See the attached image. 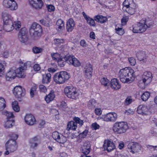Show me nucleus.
<instances>
[{
	"instance_id": "obj_1",
	"label": "nucleus",
	"mask_w": 157,
	"mask_h": 157,
	"mask_svg": "<svg viewBox=\"0 0 157 157\" xmlns=\"http://www.w3.org/2000/svg\"><path fill=\"white\" fill-rule=\"evenodd\" d=\"M135 76L134 71L128 67L121 69L118 74L119 78L120 81L124 83L133 81Z\"/></svg>"
},
{
	"instance_id": "obj_2",
	"label": "nucleus",
	"mask_w": 157,
	"mask_h": 157,
	"mask_svg": "<svg viewBox=\"0 0 157 157\" xmlns=\"http://www.w3.org/2000/svg\"><path fill=\"white\" fill-rule=\"evenodd\" d=\"M2 17L4 24L1 26L3 30L7 32L12 31L14 29L13 17L7 11L2 12Z\"/></svg>"
},
{
	"instance_id": "obj_3",
	"label": "nucleus",
	"mask_w": 157,
	"mask_h": 157,
	"mask_svg": "<svg viewBox=\"0 0 157 157\" xmlns=\"http://www.w3.org/2000/svg\"><path fill=\"white\" fill-rule=\"evenodd\" d=\"M29 32L31 39L33 40H37L40 38L43 30L40 25L33 22L29 28Z\"/></svg>"
},
{
	"instance_id": "obj_4",
	"label": "nucleus",
	"mask_w": 157,
	"mask_h": 157,
	"mask_svg": "<svg viewBox=\"0 0 157 157\" xmlns=\"http://www.w3.org/2000/svg\"><path fill=\"white\" fill-rule=\"evenodd\" d=\"M70 78L69 74L65 71L56 73L53 76L54 81L57 84H61L65 82Z\"/></svg>"
},
{
	"instance_id": "obj_5",
	"label": "nucleus",
	"mask_w": 157,
	"mask_h": 157,
	"mask_svg": "<svg viewBox=\"0 0 157 157\" xmlns=\"http://www.w3.org/2000/svg\"><path fill=\"white\" fill-rule=\"evenodd\" d=\"M128 128L127 123L124 121L117 122L113 127V130L114 133L119 134L125 133Z\"/></svg>"
},
{
	"instance_id": "obj_6",
	"label": "nucleus",
	"mask_w": 157,
	"mask_h": 157,
	"mask_svg": "<svg viewBox=\"0 0 157 157\" xmlns=\"http://www.w3.org/2000/svg\"><path fill=\"white\" fill-rule=\"evenodd\" d=\"M123 9H125L129 14L132 15L135 13L137 6L134 2L133 0H125L123 3Z\"/></svg>"
},
{
	"instance_id": "obj_7",
	"label": "nucleus",
	"mask_w": 157,
	"mask_h": 157,
	"mask_svg": "<svg viewBox=\"0 0 157 157\" xmlns=\"http://www.w3.org/2000/svg\"><path fill=\"white\" fill-rule=\"evenodd\" d=\"M65 94L69 98L74 99H77L78 94L76 88L72 86H66L64 89Z\"/></svg>"
},
{
	"instance_id": "obj_8",
	"label": "nucleus",
	"mask_w": 157,
	"mask_h": 157,
	"mask_svg": "<svg viewBox=\"0 0 157 157\" xmlns=\"http://www.w3.org/2000/svg\"><path fill=\"white\" fill-rule=\"evenodd\" d=\"M6 151L4 155H8L10 153L13 152L17 150V145L16 141L9 140L6 144Z\"/></svg>"
},
{
	"instance_id": "obj_9",
	"label": "nucleus",
	"mask_w": 157,
	"mask_h": 157,
	"mask_svg": "<svg viewBox=\"0 0 157 157\" xmlns=\"http://www.w3.org/2000/svg\"><path fill=\"white\" fill-rule=\"evenodd\" d=\"M20 63L21 64L20 67L17 69L15 68V72L17 77L19 78H24L25 76V71L26 68L27 63L21 61Z\"/></svg>"
},
{
	"instance_id": "obj_10",
	"label": "nucleus",
	"mask_w": 157,
	"mask_h": 157,
	"mask_svg": "<svg viewBox=\"0 0 157 157\" xmlns=\"http://www.w3.org/2000/svg\"><path fill=\"white\" fill-rule=\"evenodd\" d=\"M2 4L4 7L11 10H16L18 7L17 4L14 0H4Z\"/></svg>"
},
{
	"instance_id": "obj_11",
	"label": "nucleus",
	"mask_w": 157,
	"mask_h": 157,
	"mask_svg": "<svg viewBox=\"0 0 157 157\" xmlns=\"http://www.w3.org/2000/svg\"><path fill=\"white\" fill-rule=\"evenodd\" d=\"M139 22L141 33L145 32L147 28L151 27L153 24L151 21H147L145 18L142 19Z\"/></svg>"
},
{
	"instance_id": "obj_12",
	"label": "nucleus",
	"mask_w": 157,
	"mask_h": 157,
	"mask_svg": "<svg viewBox=\"0 0 157 157\" xmlns=\"http://www.w3.org/2000/svg\"><path fill=\"white\" fill-rule=\"evenodd\" d=\"M64 59L67 63L75 67H78L81 65L80 61L73 56H66L64 57Z\"/></svg>"
},
{
	"instance_id": "obj_13",
	"label": "nucleus",
	"mask_w": 157,
	"mask_h": 157,
	"mask_svg": "<svg viewBox=\"0 0 157 157\" xmlns=\"http://www.w3.org/2000/svg\"><path fill=\"white\" fill-rule=\"evenodd\" d=\"M128 148L129 151L134 154L140 150L141 146L136 142H129L128 145Z\"/></svg>"
},
{
	"instance_id": "obj_14",
	"label": "nucleus",
	"mask_w": 157,
	"mask_h": 157,
	"mask_svg": "<svg viewBox=\"0 0 157 157\" xmlns=\"http://www.w3.org/2000/svg\"><path fill=\"white\" fill-rule=\"evenodd\" d=\"M13 93L16 97L20 98L25 95V90L21 86H17L14 88Z\"/></svg>"
},
{
	"instance_id": "obj_15",
	"label": "nucleus",
	"mask_w": 157,
	"mask_h": 157,
	"mask_svg": "<svg viewBox=\"0 0 157 157\" xmlns=\"http://www.w3.org/2000/svg\"><path fill=\"white\" fill-rule=\"evenodd\" d=\"M27 33V29L25 28H22L21 29L18 34V38L20 41L25 43L27 41L28 37Z\"/></svg>"
},
{
	"instance_id": "obj_16",
	"label": "nucleus",
	"mask_w": 157,
	"mask_h": 157,
	"mask_svg": "<svg viewBox=\"0 0 157 157\" xmlns=\"http://www.w3.org/2000/svg\"><path fill=\"white\" fill-rule=\"evenodd\" d=\"M152 75L150 72H145L142 75L141 80L145 85H147L151 82Z\"/></svg>"
},
{
	"instance_id": "obj_17",
	"label": "nucleus",
	"mask_w": 157,
	"mask_h": 157,
	"mask_svg": "<svg viewBox=\"0 0 157 157\" xmlns=\"http://www.w3.org/2000/svg\"><path fill=\"white\" fill-rule=\"evenodd\" d=\"M103 146L105 150L108 152H110L115 148V144L110 140H105Z\"/></svg>"
},
{
	"instance_id": "obj_18",
	"label": "nucleus",
	"mask_w": 157,
	"mask_h": 157,
	"mask_svg": "<svg viewBox=\"0 0 157 157\" xmlns=\"http://www.w3.org/2000/svg\"><path fill=\"white\" fill-rule=\"evenodd\" d=\"M93 68L91 64L87 63L84 69L85 77L87 78H90L92 76Z\"/></svg>"
},
{
	"instance_id": "obj_19",
	"label": "nucleus",
	"mask_w": 157,
	"mask_h": 157,
	"mask_svg": "<svg viewBox=\"0 0 157 157\" xmlns=\"http://www.w3.org/2000/svg\"><path fill=\"white\" fill-rule=\"evenodd\" d=\"M30 5L36 9L41 8L44 5L42 0H29Z\"/></svg>"
},
{
	"instance_id": "obj_20",
	"label": "nucleus",
	"mask_w": 157,
	"mask_h": 157,
	"mask_svg": "<svg viewBox=\"0 0 157 157\" xmlns=\"http://www.w3.org/2000/svg\"><path fill=\"white\" fill-rule=\"evenodd\" d=\"M136 111L138 114L143 115H147L149 113L147 106L145 105H140L139 106Z\"/></svg>"
},
{
	"instance_id": "obj_21",
	"label": "nucleus",
	"mask_w": 157,
	"mask_h": 157,
	"mask_svg": "<svg viewBox=\"0 0 157 157\" xmlns=\"http://www.w3.org/2000/svg\"><path fill=\"white\" fill-rule=\"evenodd\" d=\"M25 123L28 125H33L35 123L36 120L35 117L31 114H26L25 117Z\"/></svg>"
},
{
	"instance_id": "obj_22",
	"label": "nucleus",
	"mask_w": 157,
	"mask_h": 157,
	"mask_svg": "<svg viewBox=\"0 0 157 157\" xmlns=\"http://www.w3.org/2000/svg\"><path fill=\"white\" fill-rule=\"evenodd\" d=\"M16 76V74L15 72V67H12L6 73V79L7 81H11L15 78Z\"/></svg>"
},
{
	"instance_id": "obj_23",
	"label": "nucleus",
	"mask_w": 157,
	"mask_h": 157,
	"mask_svg": "<svg viewBox=\"0 0 157 157\" xmlns=\"http://www.w3.org/2000/svg\"><path fill=\"white\" fill-rule=\"evenodd\" d=\"M81 149L82 153L88 155L90 151V144L89 142H84L81 146Z\"/></svg>"
},
{
	"instance_id": "obj_24",
	"label": "nucleus",
	"mask_w": 157,
	"mask_h": 157,
	"mask_svg": "<svg viewBox=\"0 0 157 157\" xmlns=\"http://www.w3.org/2000/svg\"><path fill=\"white\" fill-rule=\"evenodd\" d=\"M111 87L112 88L115 90H119L121 87V85L119 83L117 79H112L111 81Z\"/></svg>"
},
{
	"instance_id": "obj_25",
	"label": "nucleus",
	"mask_w": 157,
	"mask_h": 157,
	"mask_svg": "<svg viewBox=\"0 0 157 157\" xmlns=\"http://www.w3.org/2000/svg\"><path fill=\"white\" fill-rule=\"evenodd\" d=\"M136 57L138 59L143 62L147 61V57L145 52L144 51H140L136 53Z\"/></svg>"
},
{
	"instance_id": "obj_26",
	"label": "nucleus",
	"mask_w": 157,
	"mask_h": 157,
	"mask_svg": "<svg viewBox=\"0 0 157 157\" xmlns=\"http://www.w3.org/2000/svg\"><path fill=\"white\" fill-rule=\"evenodd\" d=\"M82 15L84 18L87 21V23L90 26L95 27L96 25L94 21V19L90 18V17L86 15L84 12H82Z\"/></svg>"
},
{
	"instance_id": "obj_27",
	"label": "nucleus",
	"mask_w": 157,
	"mask_h": 157,
	"mask_svg": "<svg viewBox=\"0 0 157 157\" xmlns=\"http://www.w3.org/2000/svg\"><path fill=\"white\" fill-rule=\"evenodd\" d=\"M75 22L72 18H70L67 22L66 29L68 32H71L74 29Z\"/></svg>"
},
{
	"instance_id": "obj_28",
	"label": "nucleus",
	"mask_w": 157,
	"mask_h": 157,
	"mask_svg": "<svg viewBox=\"0 0 157 157\" xmlns=\"http://www.w3.org/2000/svg\"><path fill=\"white\" fill-rule=\"evenodd\" d=\"M29 142L31 147L33 148L36 147L40 143L39 139L37 137H35L31 139Z\"/></svg>"
},
{
	"instance_id": "obj_29",
	"label": "nucleus",
	"mask_w": 157,
	"mask_h": 157,
	"mask_svg": "<svg viewBox=\"0 0 157 157\" xmlns=\"http://www.w3.org/2000/svg\"><path fill=\"white\" fill-rule=\"evenodd\" d=\"M94 19L97 22L100 23H103L107 21V18L106 17L102 15H97L94 17Z\"/></svg>"
},
{
	"instance_id": "obj_30",
	"label": "nucleus",
	"mask_w": 157,
	"mask_h": 157,
	"mask_svg": "<svg viewBox=\"0 0 157 157\" xmlns=\"http://www.w3.org/2000/svg\"><path fill=\"white\" fill-rule=\"evenodd\" d=\"M56 27L58 31H61L64 29V22L61 19L57 20L56 23Z\"/></svg>"
},
{
	"instance_id": "obj_31",
	"label": "nucleus",
	"mask_w": 157,
	"mask_h": 157,
	"mask_svg": "<svg viewBox=\"0 0 157 157\" xmlns=\"http://www.w3.org/2000/svg\"><path fill=\"white\" fill-rule=\"evenodd\" d=\"M77 127L76 123L74 121H71L69 122L67 125V129L68 131L70 130H75Z\"/></svg>"
},
{
	"instance_id": "obj_32",
	"label": "nucleus",
	"mask_w": 157,
	"mask_h": 157,
	"mask_svg": "<svg viewBox=\"0 0 157 157\" xmlns=\"http://www.w3.org/2000/svg\"><path fill=\"white\" fill-rule=\"evenodd\" d=\"M54 93V91L52 90L48 95L46 96L45 99L47 103H49L51 101L53 100L54 99L55 97V94Z\"/></svg>"
},
{
	"instance_id": "obj_33",
	"label": "nucleus",
	"mask_w": 157,
	"mask_h": 157,
	"mask_svg": "<svg viewBox=\"0 0 157 157\" xmlns=\"http://www.w3.org/2000/svg\"><path fill=\"white\" fill-rule=\"evenodd\" d=\"M51 79V74L49 73L43 75L42 79L43 82L44 83H48L50 82Z\"/></svg>"
},
{
	"instance_id": "obj_34",
	"label": "nucleus",
	"mask_w": 157,
	"mask_h": 157,
	"mask_svg": "<svg viewBox=\"0 0 157 157\" xmlns=\"http://www.w3.org/2000/svg\"><path fill=\"white\" fill-rule=\"evenodd\" d=\"M132 31L134 33H141L139 22H138L133 25Z\"/></svg>"
},
{
	"instance_id": "obj_35",
	"label": "nucleus",
	"mask_w": 157,
	"mask_h": 157,
	"mask_svg": "<svg viewBox=\"0 0 157 157\" xmlns=\"http://www.w3.org/2000/svg\"><path fill=\"white\" fill-rule=\"evenodd\" d=\"M2 114L5 115L7 117V120H11L13 119L14 116L12 112H10L7 111H4L2 112Z\"/></svg>"
},
{
	"instance_id": "obj_36",
	"label": "nucleus",
	"mask_w": 157,
	"mask_h": 157,
	"mask_svg": "<svg viewBox=\"0 0 157 157\" xmlns=\"http://www.w3.org/2000/svg\"><path fill=\"white\" fill-rule=\"evenodd\" d=\"M14 120L13 119L11 120H7L4 124V127L6 128L12 127L14 125Z\"/></svg>"
},
{
	"instance_id": "obj_37",
	"label": "nucleus",
	"mask_w": 157,
	"mask_h": 157,
	"mask_svg": "<svg viewBox=\"0 0 157 157\" xmlns=\"http://www.w3.org/2000/svg\"><path fill=\"white\" fill-rule=\"evenodd\" d=\"M95 100L94 99H91L88 102L87 106L89 109H94L96 105Z\"/></svg>"
},
{
	"instance_id": "obj_38",
	"label": "nucleus",
	"mask_w": 157,
	"mask_h": 157,
	"mask_svg": "<svg viewBox=\"0 0 157 157\" xmlns=\"http://www.w3.org/2000/svg\"><path fill=\"white\" fill-rule=\"evenodd\" d=\"M13 110L16 112H18L20 111V108L18 105V102L17 101L13 102L12 104Z\"/></svg>"
},
{
	"instance_id": "obj_39",
	"label": "nucleus",
	"mask_w": 157,
	"mask_h": 157,
	"mask_svg": "<svg viewBox=\"0 0 157 157\" xmlns=\"http://www.w3.org/2000/svg\"><path fill=\"white\" fill-rule=\"evenodd\" d=\"M6 106L5 99L2 98H0V111L3 110L6 108Z\"/></svg>"
},
{
	"instance_id": "obj_40",
	"label": "nucleus",
	"mask_w": 157,
	"mask_h": 157,
	"mask_svg": "<svg viewBox=\"0 0 157 157\" xmlns=\"http://www.w3.org/2000/svg\"><path fill=\"white\" fill-rule=\"evenodd\" d=\"M150 96V93L148 91H146L142 94L141 98L143 101H145L148 99Z\"/></svg>"
},
{
	"instance_id": "obj_41",
	"label": "nucleus",
	"mask_w": 157,
	"mask_h": 157,
	"mask_svg": "<svg viewBox=\"0 0 157 157\" xmlns=\"http://www.w3.org/2000/svg\"><path fill=\"white\" fill-rule=\"evenodd\" d=\"M100 82L101 84L105 86H107L108 84H109V81L106 78H102L100 79Z\"/></svg>"
},
{
	"instance_id": "obj_42",
	"label": "nucleus",
	"mask_w": 157,
	"mask_h": 157,
	"mask_svg": "<svg viewBox=\"0 0 157 157\" xmlns=\"http://www.w3.org/2000/svg\"><path fill=\"white\" fill-rule=\"evenodd\" d=\"M51 56L52 59L56 61H57L60 58H61L60 55L57 53H52L51 54Z\"/></svg>"
},
{
	"instance_id": "obj_43",
	"label": "nucleus",
	"mask_w": 157,
	"mask_h": 157,
	"mask_svg": "<svg viewBox=\"0 0 157 157\" xmlns=\"http://www.w3.org/2000/svg\"><path fill=\"white\" fill-rule=\"evenodd\" d=\"M101 118L103 121L106 122L111 121L110 113L102 115Z\"/></svg>"
},
{
	"instance_id": "obj_44",
	"label": "nucleus",
	"mask_w": 157,
	"mask_h": 157,
	"mask_svg": "<svg viewBox=\"0 0 157 157\" xmlns=\"http://www.w3.org/2000/svg\"><path fill=\"white\" fill-rule=\"evenodd\" d=\"M59 135H60L59 136L60 137L59 138L57 142L60 143H64L67 140L66 137L61 134Z\"/></svg>"
},
{
	"instance_id": "obj_45",
	"label": "nucleus",
	"mask_w": 157,
	"mask_h": 157,
	"mask_svg": "<svg viewBox=\"0 0 157 157\" xmlns=\"http://www.w3.org/2000/svg\"><path fill=\"white\" fill-rule=\"evenodd\" d=\"M111 122H114L116 121L117 115L116 113L114 112L110 113Z\"/></svg>"
},
{
	"instance_id": "obj_46",
	"label": "nucleus",
	"mask_w": 157,
	"mask_h": 157,
	"mask_svg": "<svg viewBox=\"0 0 157 157\" xmlns=\"http://www.w3.org/2000/svg\"><path fill=\"white\" fill-rule=\"evenodd\" d=\"M73 120L75 121V123H76V124H78L80 126H82L84 123V122L83 120H81L78 117H74L73 118Z\"/></svg>"
},
{
	"instance_id": "obj_47",
	"label": "nucleus",
	"mask_w": 157,
	"mask_h": 157,
	"mask_svg": "<svg viewBox=\"0 0 157 157\" xmlns=\"http://www.w3.org/2000/svg\"><path fill=\"white\" fill-rule=\"evenodd\" d=\"M13 27L14 29L17 30L21 27V22L20 21L17 20L14 21Z\"/></svg>"
},
{
	"instance_id": "obj_48",
	"label": "nucleus",
	"mask_w": 157,
	"mask_h": 157,
	"mask_svg": "<svg viewBox=\"0 0 157 157\" xmlns=\"http://www.w3.org/2000/svg\"><path fill=\"white\" fill-rule=\"evenodd\" d=\"M115 30L116 33L120 35H122L124 33V30L122 28L116 27Z\"/></svg>"
},
{
	"instance_id": "obj_49",
	"label": "nucleus",
	"mask_w": 157,
	"mask_h": 157,
	"mask_svg": "<svg viewBox=\"0 0 157 157\" xmlns=\"http://www.w3.org/2000/svg\"><path fill=\"white\" fill-rule=\"evenodd\" d=\"M43 49L41 48L35 47L33 48V52L35 53H39L42 52Z\"/></svg>"
},
{
	"instance_id": "obj_50",
	"label": "nucleus",
	"mask_w": 157,
	"mask_h": 157,
	"mask_svg": "<svg viewBox=\"0 0 157 157\" xmlns=\"http://www.w3.org/2000/svg\"><path fill=\"white\" fill-rule=\"evenodd\" d=\"M61 133H59L57 131H55L53 132L52 134V136L53 138L56 141H57L59 138V137Z\"/></svg>"
},
{
	"instance_id": "obj_51",
	"label": "nucleus",
	"mask_w": 157,
	"mask_h": 157,
	"mask_svg": "<svg viewBox=\"0 0 157 157\" xmlns=\"http://www.w3.org/2000/svg\"><path fill=\"white\" fill-rule=\"evenodd\" d=\"M57 62L59 66L61 67H63L64 66L66 61H64L63 60L62 58H61Z\"/></svg>"
},
{
	"instance_id": "obj_52",
	"label": "nucleus",
	"mask_w": 157,
	"mask_h": 157,
	"mask_svg": "<svg viewBox=\"0 0 157 157\" xmlns=\"http://www.w3.org/2000/svg\"><path fill=\"white\" fill-rule=\"evenodd\" d=\"M36 86H34L31 88L30 91V94L31 97H33L34 96V94L36 92Z\"/></svg>"
},
{
	"instance_id": "obj_53",
	"label": "nucleus",
	"mask_w": 157,
	"mask_h": 157,
	"mask_svg": "<svg viewBox=\"0 0 157 157\" xmlns=\"http://www.w3.org/2000/svg\"><path fill=\"white\" fill-rule=\"evenodd\" d=\"M54 40L57 44H63L65 42V40L63 39H54Z\"/></svg>"
},
{
	"instance_id": "obj_54",
	"label": "nucleus",
	"mask_w": 157,
	"mask_h": 157,
	"mask_svg": "<svg viewBox=\"0 0 157 157\" xmlns=\"http://www.w3.org/2000/svg\"><path fill=\"white\" fill-rule=\"evenodd\" d=\"M129 63L132 66H134L136 63V60L133 57H130L128 59Z\"/></svg>"
},
{
	"instance_id": "obj_55",
	"label": "nucleus",
	"mask_w": 157,
	"mask_h": 157,
	"mask_svg": "<svg viewBox=\"0 0 157 157\" xmlns=\"http://www.w3.org/2000/svg\"><path fill=\"white\" fill-rule=\"evenodd\" d=\"M40 23L45 26L48 27L49 26V21H46L44 19H42L40 20Z\"/></svg>"
},
{
	"instance_id": "obj_56",
	"label": "nucleus",
	"mask_w": 157,
	"mask_h": 157,
	"mask_svg": "<svg viewBox=\"0 0 157 157\" xmlns=\"http://www.w3.org/2000/svg\"><path fill=\"white\" fill-rule=\"evenodd\" d=\"M128 20V17L127 16H124L121 19V23L122 25H125Z\"/></svg>"
},
{
	"instance_id": "obj_57",
	"label": "nucleus",
	"mask_w": 157,
	"mask_h": 157,
	"mask_svg": "<svg viewBox=\"0 0 157 157\" xmlns=\"http://www.w3.org/2000/svg\"><path fill=\"white\" fill-rule=\"evenodd\" d=\"M99 125L96 123H93L91 125V128L93 130H96L99 129Z\"/></svg>"
},
{
	"instance_id": "obj_58",
	"label": "nucleus",
	"mask_w": 157,
	"mask_h": 157,
	"mask_svg": "<svg viewBox=\"0 0 157 157\" xmlns=\"http://www.w3.org/2000/svg\"><path fill=\"white\" fill-rule=\"evenodd\" d=\"M39 88L40 91L41 92L45 93L47 91V89L46 87L44 85H40L39 86Z\"/></svg>"
},
{
	"instance_id": "obj_59",
	"label": "nucleus",
	"mask_w": 157,
	"mask_h": 157,
	"mask_svg": "<svg viewBox=\"0 0 157 157\" xmlns=\"http://www.w3.org/2000/svg\"><path fill=\"white\" fill-rule=\"evenodd\" d=\"M147 147L148 149L151 151H153L157 149V146H154L151 145H148L147 146Z\"/></svg>"
},
{
	"instance_id": "obj_60",
	"label": "nucleus",
	"mask_w": 157,
	"mask_h": 157,
	"mask_svg": "<svg viewBox=\"0 0 157 157\" xmlns=\"http://www.w3.org/2000/svg\"><path fill=\"white\" fill-rule=\"evenodd\" d=\"M47 9L48 11L51 12L55 10L54 6L52 5H49L48 6Z\"/></svg>"
},
{
	"instance_id": "obj_61",
	"label": "nucleus",
	"mask_w": 157,
	"mask_h": 157,
	"mask_svg": "<svg viewBox=\"0 0 157 157\" xmlns=\"http://www.w3.org/2000/svg\"><path fill=\"white\" fill-rule=\"evenodd\" d=\"M132 102V99L129 97L127 98L125 101V104L126 105H128L131 104Z\"/></svg>"
},
{
	"instance_id": "obj_62",
	"label": "nucleus",
	"mask_w": 157,
	"mask_h": 157,
	"mask_svg": "<svg viewBox=\"0 0 157 157\" xmlns=\"http://www.w3.org/2000/svg\"><path fill=\"white\" fill-rule=\"evenodd\" d=\"M34 70L35 71H38L40 69V65L38 64H35L33 67Z\"/></svg>"
},
{
	"instance_id": "obj_63",
	"label": "nucleus",
	"mask_w": 157,
	"mask_h": 157,
	"mask_svg": "<svg viewBox=\"0 0 157 157\" xmlns=\"http://www.w3.org/2000/svg\"><path fill=\"white\" fill-rule=\"evenodd\" d=\"M125 114L126 115H129L130 114H133L134 113V111L129 109L128 110H125L124 112Z\"/></svg>"
},
{
	"instance_id": "obj_64",
	"label": "nucleus",
	"mask_w": 157,
	"mask_h": 157,
	"mask_svg": "<svg viewBox=\"0 0 157 157\" xmlns=\"http://www.w3.org/2000/svg\"><path fill=\"white\" fill-rule=\"evenodd\" d=\"M88 132V131L87 130H85L80 134V135L82 137L84 138L86 136Z\"/></svg>"
}]
</instances>
